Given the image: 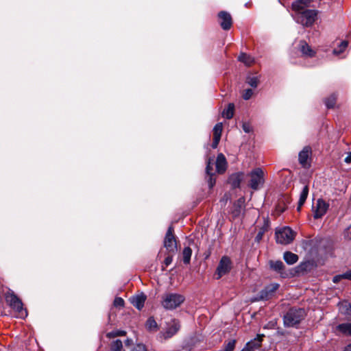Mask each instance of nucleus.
<instances>
[{
    "mask_svg": "<svg viewBox=\"0 0 351 351\" xmlns=\"http://www.w3.org/2000/svg\"><path fill=\"white\" fill-rule=\"evenodd\" d=\"M306 311L302 308L292 307L283 317L284 325L286 327H295L306 317Z\"/></svg>",
    "mask_w": 351,
    "mask_h": 351,
    "instance_id": "2",
    "label": "nucleus"
},
{
    "mask_svg": "<svg viewBox=\"0 0 351 351\" xmlns=\"http://www.w3.org/2000/svg\"><path fill=\"white\" fill-rule=\"evenodd\" d=\"M180 324L177 319H172L167 324V326L165 331L160 332V337L165 340L169 339L173 337L180 330Z\"/></svg>",
    "mask_w": 351,
    "mask_h": 351,
    "instance_id": "8",
    "label": "nucleus"
},
{
    "mask_svg": "<svg viewBox=\"0 0 351 351\" xmlns=\"http://www.w3.org/2000/svg\"><path fill=\"white\" fill-rule=\"evenodd\" d=\"M308 186L307 185H306L303 187L302 191H301L300 195V199L298 201V208H297V210L298 211L300 210L302 206L305 203L306 199L308 197Z\"/></svg>",
    "mask_w": 351,
    "mask_h": 351,
    "instance_id": "20",
    "label": "nucleus"
},
{
    "mask_svg": "<svg viewBox=\"0 0 351 351\" xmlns=\"http://www.w3.org/2000/svg\"><path fill=\"white\" fill-rule=\"evenodd\" d=\"M252 95H253V90L252 89L249 88V89H246L244 90L242 97L245 100H248L251 98Z\"/></svg>",
    "mask_w": 351,
    "mask_h": 351,
    "instance_id": "41",
    "label": "nucleus"
},
{
    "mask_svg": "<svg viewBox=\"0 0 351 351\" xmlns=\"http://www.w3.org/2000/svg\"><path fill=\"white\" fill-rule=\"evenodd\" d=\"M337 330L346 335H351V323H343L337 326Z\"/></svg>",
    "mask_w": 351,
    "mask_h": 351,
    "instance_id": "23",
    "label": "nucleus"
},
{
    "mask_svg": "<svg viewBox=\"0 0 351 351\" xmlns=\"http://www.w3.org/2000/svg\"><path fill=\"white\" fill-rule=\"evenodd\" d=\"M234 105L232 103H230L226 109H224L222 112V116L227 119H230L234 115Z\"/></svg>",
    "mask_w": 351,
    "mask_h": 351,
    "instance_id": "24",
    "label": "nucleus"
},
{
    "mask_svg": "<svg viewBox=\"0 0 351 351\" xmlns=\"http://www.w3.org/2000/svg\"><path fill=\"white\" fill-rule=\"evenodd\" d=\"M146 300L147 295L143 292L130 298V303L139 311L144 307Z\"/></svg>",
    "mask_w": 351,
    "mask_h": 351,
    "instance_id": "13",
    "label": "nucleus"
},
{
    "mask_svg": "<svg viewBox=\"0 0 351 351\" xmlns=\"http://www.w3.org/2000/svg\"><path fill=\"white\" fill-rule=\"evenodd\" d=\"M130 351H147V350L144 344L138 343L134 346Z\"/></svg>",
    "mask_w": 351,
    "mask_h": 351,
    "instance_id": "39",
    "label": "nucleus"
},
{
    "mask_svg": "<svg viewBox=\"0 0 351 351\" xmlns=\"http://www.w3.org/2000/svg\"><path fill=\"white\" fill-rule=\"evenodd\" d=\"M343 236L346 239L351 240V223L343 232Z\"/></svg>",
    "mask_w": 351,
    "mask_h": 351,
    "instance_id": "42",
    "label": "nucleus"
},
{
    "mask_svg": "<svg viewBox=\"0 0 351 351\" xmlns=\"http://www.w3.org/2000/svg\"><path fill=\"white\" fill-rule=\"evenodd\" d=\"M206 175L213 174V164L211 163V160L209 158L207 161V165L206 167Z\"/></svg>",
    "mask_w": 351,
    "mask_h": 351,
    "instance_id": "40",
    "label": "nucleus"
},
{
    "mask_svg": "<svg viewBox=\"0 0 351 351\" xmlns=\"http://www.w3.org/2000/svg\"><path fill=\"white\" fill-rule=\"evenodd\" d=\"M246 82L252 87L256 88L258 86L259 80L257 77L248 76L246 79Z\"/></svg>",
    "mask_w": 351,
    "mask_h": 351,
    "instance_id": "34",
    "label": "nucleus"
},
{
    "mask_svg": "<svg viewBox=\"0 0 351 351\" xmlns=\"http://www.w3.org/2000/svg\"><path fill=\"white\" fill-rule=\"evenodd\" d=\"M206 179L207 180L208 186L212 189L215 184V174L206 175Z\"/></svg>",
    "mask_w": 351,
    "mask_h": 351,
    "instance_id": "37",
    "label": "nucleus"
},
{
    "mask_svg": "<svg viewBox=\"0 0 351 351\" xmlns=\"http://www.w3.org/2000/svg\"><path fill=\"white\" fill-rule=\"evenodd\" d=\"M110 351H121L123 348V343L119 339H116L110 343Z\"/></svg>",
    "mask_w": 351,
    "mask_h": 351,
    "instance_id": "29",
    "label": "nucleus"
},
{
    "mask_svg": "<svg viewBox=\"0 0 351 351\" xmlns=\"http://www.w3.org/2000/svg\"><path fill=\"white\" fill-rule=\"evenodd\" d=\"M220 139H221L220 137L213 136V143H212V145H211V147L213 149H216L217 147V146L219 145V143L220 141Z\"/></svg>",
    "mask_w": 351,
    "mask_h": 351,
    "instance_id": "44",
    "label": "nucleus"
},
{
    "mask_svg": "<svg viewBox=\"0 0 351 351\" xmlns=\"http://www.w3.org/2000/svg\"><path fill=\"white\" fill-rule=\"evenodd\" d=\"M5 300L10 306L17 312L20 313L23 310L21 300L13 291H10L5 293Z\"/></svg>",
    "mask_w": 351,
    "mask_h": 351,
    "instance_id": "10",
    "label": "nucleus"
},
{
    "mask_svg": "<svg viewBox=\"0 0 351 351\" xmlns=\"http://www.w3.org/2000/svg\"><path fill=\"white\" fill-rule=\"evenodd\" d=\"M243 176L244 174L241 172L233 173L230 176L228 182L233 188H238L243 179Z\"/></svg>",
    "mask_w": 351,
    "mask_h": 351,
    "instance_id": "17",
    "label": "nucleus"
},
{
    "mask_svg": "<svg viewBox=\"0 0 351 351\" xmlns=\"http://www.w3.org/2000/svg\"><path fill=\"white\" fill-rule=\"evenodd\" d=\"M264 173L263 170L260 168H256L254 170H253L250 173V186L254 189L257 190L259 189L260 186H262L264 182Z\"/></svg>",
    "mask_w": 351,
    "mask_h": 351,
    "instance_id": "9",
    "label": "nucleus"
},
{
    "mask_svg": "<svg viewBox=\"0 0 351 351\" xmlns=\"http://www.w3.org/2000/svg\"><path fill=\"white\" fill-rule=\"evenodd\" d=\"M344 161L346 162V163H350L351 162V152L349 153L348 156H346L344 159Z\"/></svg>",
    "mask_w": 351,
    "mask_h": 351,
    "instance_id": "48",
    "label": "nucleus"
},
{
    "mask_svg": "<svg viewBox=\"0 0 351 351\" xmlns=\"http://www.w3.org/2000/svg\"><path fill=\"white\" fill-rule=\"evenodd\" d=\"M275 234L276 242L282 245L291 243L295 237V232L289 227L277 230Z\"/></svg>",
    "mask_w": 351,
    "mask_h": 351,
    "instance_id": "5",
    "label": "nucleus"
},
{
    "mask_svg": "<svg viewBox=\"0 0 351 351\" xmlns=\"http://www.w3.org/2000/svg\"><path fill=\"white\" fill-rule=\"evenodd\" d=\"M238 60L246 66H251L254 62V59L245 53H241L238 57Z\"/></svg>",
    "mask_w": 351,
    "mask_h": 351,
    "instance_id": "22",
    "label": "nucleus"
},
{
    "mask_svg": "<svg viewBox=\"0 0 351 351\" xmlns=\"http://www.w3.org/2000/svg\"><path fill=\"white\" fill-rule=\"evenodd\" d=\"M329 204L322 199H318L315 206H313V218L315 219L322 218L327 212Z\"/></svg>",
    "mask_w": 351,
    "mask_h": 351,
    "instance_id": "11",
    "label": "nucleus"
},
{
    "mask_svg": "<svg viewBox=\"0 0 351 351\" xmlns=\"http://www.w3.org/2000/svg\"><path fill=\"white\" fill-rule=\"evenodd\" d=\"M269 221L268 219H265L263 226L259 228L258 232L255 237V241L256 242H260V241L263 239L264 234L269 230Z\"/></svg>",
    "mask_w": 351,
    "mask_h": 351,
    "instance_id": "19",
    "label": "nucleus"
},
{
    "mask_svg": "<svg viewBox=\"0 0 351 351\" xmlns=\"http://www.w3.org/2000/svg\"><path fill=\"white\" fill-rule=\"evenodd\" d=\"M311 149L309 147H305L304 149L299 153V162L303 167H308V165L307 162L308 158L309 157V154L311 153Z\"/></svg>",
    "mask_w": 351,
    "mask_h": 351,
    "instance_id": "15",
    "label": "nucleus"
},
{
    "mask_svg": "<svg viewBox=\"0 0 351 351\" xmlns=\"http://www.w3.org/2000/svg\"><path fill=\"white\" fill-rule=\"evenodd\" d=\"M227 167L226 159L223 154H219L217 155L216 160V169L219 173H223Z\"/></svg>",
    "mask_w": 351,
    "mask_h": 351,
    "instance_id": "16",
    "label": "nucleus"
},
{
    "mask_svg": "<svg viewBox=\"0 0 351 351\" xmlns=\"http://www.w3.org/2000/svg\"><path fill=\"white\" fill-rule=\"evenodd\" d=\"M242 128L246 133H250L252 130V126L249 123L244 122L242 124Z\"/></svg>",
    "mask_w": 351,
    "mask_h": 351,
    "instance_id": "43",
    "label": "nucleus"
},
{
    "mask_svg": "<svg viewBox=\"0 0 351 351\" xmlns=\"http://www.w3.org/2000/svg\"><path fill=\"white\" fill-rule=\"evenodd\" d=\"M222 130H223L222 123H217L213 128V136H217V137L218 136V137L221 138Z\"/></svg>",
    "mask_w": 351,
    "mask_h": 351,
    "instance_id": "35",
    "label": "nucleus"
},
{
    "mask_svg": "<svg viewBox=\"0 0 351 351\" xmlns=\"http://www.w3.org/2000/svg\"><path fill=\"white\" fill-rule=\"evenodd\" d=\"M125 302L122 298L116 297L113 302V305L117 308H122L124 306Z\"/></svg>",
    "mask_w": 351,
    "mask_h": 351,
    "instance_id": "38",
    "label": "nucleus"
},
{
    "mask_svg": "<svg viewBox=\"0 0 351 351\" xmlns=\"http://www.w3.org/2000/svg\"><path fill=\"white\" fill-rule=\"evenodd\" d=\"M348 45V41H346V40L342 41L339 44V45L338 46L337 48L334 49L333 53L335 54H340L347 48Z\"/></svg>",
    "mask_w": 351,
    "mask_h": 351,
    "instance_id": "32",
    "label": "nucleus"
},
{
    "mask_svg": "<svg viewBox=\"0 0 351 351\" xmlns=\"http://www.w3.org/2000/svg\"><path fill=\"white\" fill-rule=\"evenodd\" d=\"M145 326L146 328L149 331H156L158 330V324L152 317H150L147 319Z\"/></svg>",
    "mask_w": 351,
    "mask_h": 351,
    "instance_id": "26",
    "label": "nucleus"
},
{
    "mask_svg": "<svg viewBox=\"0 0 351 351\" xmlns=\"http://www.w3.org/2000/svg\"><path fill=\"white\" fill-rule=\"evenodd\" d=\"M279 287L280 285L278 283H271L265 286L264 289L252 299V302L267 301L274 298Z\"/></svg>",
    "mask_w": 351,
    "mask_h": 351,
    "instance_id": "4",
    "label": "nucleus"
},
{
    "mask_svg": "<svg viewBox=\"0 0 351 351\" xmlns=\"http://www.w3.org/2000/svg\"><path fill=\"white\" fill-rule=\"evenodd\" d=\"M263 337V335H258L256 338L247 343L245 347L247 348L250 351H260Z\"/></svg>",
    "mask_w": 351,
    "mask_h": 351,
    "instance_id": "14",
    "label": "nucleus"
},
{
    "mask_svg": "<svg viewBox=\"0 0 351 351\" xmlns=\"http://www.w3.org/2000/svg\"><path fill=\"white\" fill-rule=\"evenodd\" d=\"M270 267L272 269L277 272H282L285 269V265L281 261H271Z\"/></svg>",
    "mask_w": 351,
    "mask_h": 351,
    "instance_id": "28",
    "label": "nucleus"
},
{
    "mask_svg": "<svg viewBox=\"0 0 351 351\" xmlns=\"http://www.w3.org/2000/svg\"><path fill=\"white\" fill-rule=\"evenodd\" d=\"M314 266H315V263L313 261H307V262L301 263L299 265L298 268H299V269H300L302 271H307V270H310Z\"/></svg>",
    "mask_w": 351,
    "mask_h": 351,
    "instance_id": "33",
    "label": "nucleus"
},
{
    "mask_svg": "<svg viewBox=\"0 0 351 351\" xmlns=\"http://www.w3.org/2000/svg\"><path fill=\"white\" fill-rule=\"evenodd\" d=\"M311 0H295L291 7L295 11L293 18L295 21L304 27H311L317 19V11L307 9Z\"/></svg>",
    "mask_w": 351,
    "mask_h": 351,
    "instance_id": "1",
    "label": "nucleus"
},
{
    "mask_svg": "<svg viewBox=\"0 0 351 351\" xmlns=\"http://www.w3.org/2000/svg\"><path fill=\"white\" fill-rule=\"evenodd\" d=\"M283 258L288 265H293L298 261V256L291 252H285Z\"/></svg>",
    "mask_w": 351,
    "mask_h": 351,
    "instance_id": "21",
    "label": "nucleus"
},
{
    "mask_svg": "<svg viewBox=\"0 0 351 351\" xmlns=\"http://www.w3.org/2000/svg\"><path fill=\"white\" fill-rule=\"evenodd\" d=\"M337 101V96L335 94L331 95L325 100V104L328 108L335 107Z\"/></svg>",
    "mask_w": 351,
    "mask_h": 351,
    "instance_id": "31",
    "label": "nucleus"
},
{
    "mask_svg": "<svg viewBox=\"0 0 351 351\" xmlns=\"http://www.w3.org/2000/svg\"><path fill=\"white\" fill-rule=\"evenodd\" d=\"M126 332L124 330H114L106 334V337L109 339L114 338L118 336H124Z\"/></svg>",
    "mask_w": 351,
    "mask_h": 351,
    "instance_id": "36",
    "label": "nucleus"
},
{
    "mask_svg": "<svg viewBox=\"0 0 351 351\" xmlns=\"http://www.w3.org/2000/svg\"><path fill=\"white\" fill-rule=\"evenodd\" d=\"M173 232V226H169L164 239V247L169 253L172 254H174L177 252V243Z\"/></svg>",
    "mask_w": 351,
    "mask_h": 351,
    "instance_id": "6",
    "label": "nucleus"
},
{
    "mask_svg": "<svg viewBox=\"0 0 351 351\" xmlns=\"http://www.w3.org/2000/svg\"><path fill=\"white\" fill-rule=\"evenodd\" d=\"M236 345V340L232 339L228 343L225 342L223 348L219 351H233Z\"/></svg>",
    "mask_w": 351,
    "mask_h": 351,
    "instance_id": "30",
    "label": "nucleus"
},
{
    "mask_svg": "<svg viewBox=\"0 0 351 351\" xmlns=\"http://www.w3.org/2000/svg\"><path fill=\"white\" fill-rule=\"evenodd\" d=\"M236 212H237V213H236V214L237 215V214H239V213H240V210H239V209H238V210H236Z\"/></svg>",
    "mask_w": 351,
    "mask_h": 351,
    "instance_id": "51",
    "label": "nucleus"
},
{
    "mask_svg": "<svg viewBox=\"0 0 351 351\" xmlns=\"http://www.w3.org/2000/svg\"><path fill=\"white\" fill-rule=\"evenodd\" d=\"M132 341L131 339H127L124 343L125 346H130Z\"/></svg>",
    "mask_w": 351,
    "mask_h": 351,
    "instance_id": "49",
    "label": "nucleus"
},
{
    "mask_svg": "<svg viewBox=\"0 0 351 351\" xmlns=\"http://www.w3.org/2000/svg\"><path fill=\"white\" fill-rule=\"evenodd\" d=\"M183 255V262L184 264L187 265L190 263L191 257L192 255V250L190 247H185L182 252Z\"/></svg>",
    "mask_w": 351,
    "mask_h": 351,
    "instance_id": "27",
    "label": "nucleus"
},
{
    "mask_svg": "<svg viewBox=\"0 0 351 351\" xmlns=\"http://www.w3.org/2000/svg\"><path fill=\"white\" fill-rule=\"evenodd\" d=\"M342 279H344L343 274L334 276L332 278V282L334 283H337Z\"/></svg>",
    "mask_w": 351,
    "mask_h": 351,
    "instance_id": "46",
    "label": "nucleus"
},
{
    "mask_svg": "<svg viewBox=\"0 0 351 351\" xmlns=\"http://www.w3.org/2000/svg\"><path fill=\"white\" fill-rule=\"evenodd\" d=\"M300 48L303 55L308 57H313L315 56V52L305 41L300 42Z\"/></svg>",
    "mask_w": 351,
    "mask_h": 351,
    "instance_id": "18",
    "label": "nucleus"
},
{
    "mask_svg": "<svg viewBox=\"0 0 351 351\" xmlns=\"http://www.w3.org/2000/svg\"><path fill=\"white\" fill-rule=\"evenodd\" d=\"M344 351H351V343L345 348Z\"/></svg>",
    "mask_w": 351,
    "mask_h": 351,
    "instance_id": "50",
    "label": "nucleus"
},
{
    "mask_svg": "<svg viewBox=\"0 0 351 351\" xmlns=\"http://www.w3.org/2000/svg\"><path fill=\"white\" fill-rule=\"evenodd\" d=\"M339 309L342 313L348 315H351V303L344 301L339 304Z\"/></svg>",
    "mask_w": 351,
    "mask_h": 351,
    "instance_id": "25",
    "label": "nucleus"
},
{
    "mask_svg": "<svg viewBox=\"0 0 351 351\" xmlns=\"http://www.w3.org/2000/svg\"><path fill=\"white\" fill-rule=\"evenodd\" d=\"M185 300L183 295L177 293H166L162 295L161 305L166 310H173L179 307Z\"/></svg>",
    "mask_w": 351,
    "mask_h": 351,
    "instance_id": "3",
    "label": "nucleus"
},
{
    "mask_svg": "<svg viewBox=\"0 0 351 351\" xmlns=\"http://www.w3.org/2000/svg\"><path fill=\"white\" fill-rule=\"evenodd\" d=\"M172 261H173V255L169 254L165 258V259L164 261V265L166 267H167L172 263Z\"/></svg>",
    "mask_w": 351,
    "mask_h": 351,
    "instance_id": "45",
    "label": "nucleus"
},
{
    "mask_svg": "<svg viewBox=\"0 0 351 351\" xmlns=\"http://www.w3.org/2000/svg\"><path fill=\"white\" fill-rule=\"evenodd\" d=\"M219 24L223 30H228L232 25V19L230 13L226 11H221L218 14Z\"/></svg>",
    "mask_w": 351,
    "mask_h": 351,
    "instance_id": "12",
    "label": "nucleus"
},
{
    "mask_svg": "<svg viewBox=\"0 0 351 351\" xmlns=\"http://www.w3.org/2000/svg\"><path fill=\"white\" fill-rule=\"evenodd\" d=\"M344 279H348L351 280V269L343 273Z\"/></svg>",
    "mask_w": 351,
    "mask_h": 351,
    "instance_id": "47",
    "label": "nucleus"
},
{
    "mask_svg": "<svg viewBox=\"0 0 351 351\" xmlns=\"http://www.w3.org/2000/svg\"><path fill=\"white\" fill-rule=\"evenodd\" d=\"M232 267V263L230 258L227 256H223L219 261V265L215 271L216 279H219L224 275L228 274Z\"/></svg>",
    "mask_w": 351,
    "mask_h": 351,
    "instance_id": "7",
    "label": "nucleus"
}]
</instances>
